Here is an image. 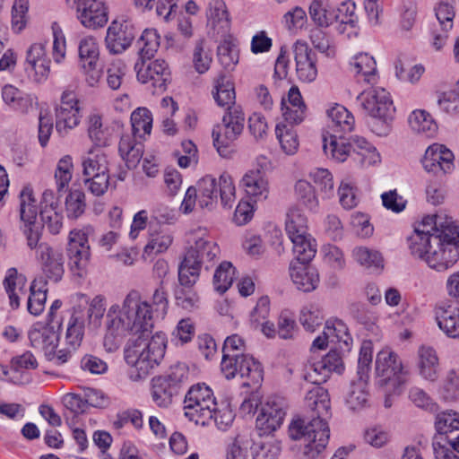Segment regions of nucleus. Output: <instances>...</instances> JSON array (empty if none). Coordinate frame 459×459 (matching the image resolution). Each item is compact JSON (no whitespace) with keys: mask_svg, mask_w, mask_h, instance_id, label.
Masks as SVG:
<instances>
[{"mask_svg":"<svg viewBox=\"0 0 459 459\" xmlns=\"http://www.w3.org/2000/svg\"><path fill=\"white\" fill-rule=\"evenodd\" d=\"M105 326L104 346L110 352L117 351L128 334H140L125 349L126 363L136 368L140 377L147 376L163 359L166 335L159 332L150 340L144 338L153 327V314L152 306L138 291L131 290L121 306L114 304L108 308Z\"/></svg>","mask_w":459,"mask_h":459,"instance_id":"nucleus-1","label":"nucleus"},{"mask_svg":"<svg viewBox=\"0 0 459 459\" xmlns=\"http://www.w3.org/2000/svg\"><path fill=\"white\" fill-rule=\"evenodd\" d=\"M407 241L411 255L438 272L459 259V225L445 212L424 217Z\"/></svg>","mask_w":459,"mask_h":459,"instance_id":"nucleus-2","label":"nucleus"},{"mask_svg":"<svg viewBox=\"0 0 459 459\" xmlns=\"http://www.w3.org/2000/svg\"><path fill=\"white\" fill-rule=\"evenodd\" d=\"M306 402L313 411L312 419L309 421L293 420L289 427V435L292 439L303 442L302 459H323L330 437L326 421L331 408L328 392L322 386H315L307 392Z\"/></svg>","mask_w":459,"mask_h":459,"instance_id":"nucleus-3","label":"nucleus"},{"mask_svg":"<svg viewBox=\"0 0 459 459\" xmlns=\"http://www.w3.org/2000/svg\"><path fill=\"white\" fill-rule=\"evenodd\" d=\"M38 206L33 190L30 186H24L20 193L21 229L26 237L30 248H38L37 256L41 262L42 269L48 279L57 282L64 274L63 254L48 243H39L42 226L37 221Z\"/></svg>","mask_w":459,"mask_h":459,"instance_id":"nucleus-4","label":"nucleus"},{"mask_svg":"<svg viewBox=\"0 0 459 459\" xmlns=\"http://www.w3.org/2000/svg\"><path fill=\"white\" fill-rule=\"evenodd\" d=\"M220 253L218 245L209 238H198L190 247L178 267V281L184 284L195 283L204 261L211 262Z\"/></svg>","mask_w":459,"mask_h":459,"instance_id":"nucleus-5","label":"nucleus"},{"mask_svg":"<svg viewBox=\"0 0 459 459\" xmlns=\"http://www.w3.org/2000/svg\"><path fill=\"white\" fill-rule=\"evenodd\" d=\"M362 109L373 118L382 122L380 128H372L378 135L388 131V122L394 117L395 108L390 93L384 88H369L364 90L357 97Z\"/></svg>","mask_w":459,"mask_h":459,"instance_id":"nucleus-6","label":"nucleus"},{"mask_svg":"<svg viewBox=\"0 0 459 459\" xmlns=\"http://www.w3.org/2000/svg\"><path fill=\"white\" fill-rule=\"evenodd\" d=\"M195 188L198 195V204L203 209H212L217 204L218 193L221 204L225 208H231L236 199L233 180L227 173L220 176L218 183L214 178L207 175L198 180Z\"/></svg>","mask_w":459,"mask_h":459,"instance_id":"nucleus-7","label":"nucleus"},{"mask_svg":"<svg viewBox=\"0 0 459 459\" xmlns=\"http://www.w3.org/2000/svg\"><path fill=\"white\" fill-rule=\"evenodd\" d=\"M83 182L88 190L96 196L102 195L109 185L108 160L100 148H91L82 157Z\"/></svg>","mask_w":459,"mask_h":459,"instance_id":"nucleus-8","label":"nucleus"},{"mask_svg":"<svg viewBox=\"0 0 459 459\" xmlns=\"http://www.w3.org/2000/svg\"><path fill=\"white\" fill-rule=\"evenodd\" d=\"M185 416L196 425H210L216 402L212 389L205 384L193 385L185 396Z\"/></svg>","mask_w":459,"mask_h":459,"instance_id":"nucleus-9","label":"nucleus"},{"mask_svg":"<svg viewBox=\"0 0 459 459\" xmlns=\"http://www.w3.org/2000/svg\"><path fill=\"white\" fill-rule=\"evenodd\" d=\"M376 385L386 394L395 392L404 383L403 368L398 355L390 350H382L376 358Z\"/></svg>","mask_w":459,"mask_h":459,"instance_id":"nucleus-10","label":"nucleus"},{"mask_svg":"<svg viewBox=\"0 0 459 459\" xmlns=\"http://www.w3.org/2000/svg\"><path fill=\"white\" fill-rule=\"evenodd\" d=\"M245 115L241 107L227 109L222 124L212 130L213 144L221 156L227 155L228 147L241 134L244 129Z\"/></svg>","mask_w":459,"mask_h":459,"instance_id":"nucleus-11","label":"nucleus"},{"mask_svg":"<svg viewBox=\"0 0 459 459\" xmlns=\"http://www.w3.org/2000/svg\"><path fill=\"white\" fill-rule=\"evenodd\" d=\"M186 378V370L182 367L172 368L167 376L153 378L152 395L154 403L163 408L170 405L173 397L179 394Z\"/></svg>","mask_w":459,"mask_h":459,"instance_id":"nucleus-12","label":"nucleus"},{"mask_svg":"<svg viewBox=\"0 0 459 459\" xmlns=\"http://www.w3.org/2000/svg\"><path fill=\"white\" fill-rule=\"evenodd\" d=\"M137 32L132 20L125 17L116 19L107 30L106 47L110 53L120 54L131 46Z\"/></svg>","mask_w":459,"mask_h":459,"instance_id":"nucleus-13","label":"nucleus"},{"mask_svg":"<svg viewBox=\"0 0 459 459\" xmlns=\"http://www.w3.org/2000/svg\"><path fill=\"white\" fill-rule=\"evenodd\" d=\"M137 79L142 83H151L156 91H164L170 82V72L168 64L161 59L145 63L142 61L134 65Z\"/></svg>","mask_w":459,"mask_h":459,"instance_id":"nucleus-14","label":"nucleus"},{"mask_svg":"<svg viewBox=\"0 0 459 459\" xmlns=\"http://www.w3.org/2000/svg\"><path fill=\"white\" fill-rule=\"evenodd\" d=\"M77 19L81 24L91 30L106 25L108 20V7L104 0H76Z\"/></svg>","mask_w":459,"mask_h":459,"instance_id":"nucleus-15","label":"nucleus"},{"mask_svg":"<svg viewBox=\"0 0 459 459\" xmlns=\"http://www.w3.org/2000/svg\"><path fill=\"white\" fill-rule=\"evenodd\" d=\"M99 46L93 37L82 39L79 44V57L81 66L85 73L87 83L95 86L101 76V71L98 67Z\"/></svg>","mask_w":459,"mask_h":459,"instance_id":"nucleus-16","label":"nucleus"},{"mask_svg":"<svg viewBox=\"0 0 459 459\" xmlns=\"http://www.w3.org/2000/svg\"><path fill=\"white\" fill-rule=\"evenodd\" d=\"M81 115L78 100L73 91H64L61 103L56 111V129L60 134L74 128L80 122Z\"/></svg>","mask_w":459,"mask_h":459,"instance_id":"nucleus-17","label":"nucleus"},{"mask_svg":"<svg viewBox=\"0 0 459 459\" xmlns=\"http://www.w3.org/2000/svg\"><path fill=\"white\" fill-rule=\"evenodd\" d=\"M285 403L279 397H269L256 417V427L264 432L276 430L285 417Z\"/></svg>","mask_w":459,"mask_h":459,"instance_id":"nucleus-18","label":"nucleus"},{"mask_svg":"<svg viewBox=\"0 0 459 459\" xmlns=\"http://www.w3.org/2000/svg\"><path fill=\"white\" fill-rule=\"evenodd\" d=\"M296 72L299 81L312 82L317 76L316 56L305 41L298 40L293 46Z\"/></svg>","mask_w":459,"mask_h":459,"instance_id":"nucleus-19","label":"nucleus"},{"mask_svg":"<svg viewBox=\"0 0 459 459\" xmlns=\"http://www.w3.org/2000/svg\"><path fill=\"white\" fill-rule=\"evenodd\" d=\"M422 166L428 172L446 174L454 168V154L442 144H432L425 152Z\"/></svg>","mask_w":459,"mask_h":459,"instance_id":"nucleus-20","label":"nucleus"},{"mask_svg":"<svg viewBox=\"0 0 459 459\" xmlns=\"http://www.w3.org/2000/svg\"><path fill=\"white\" fill-rule=\"evenodd\" d=\"M290 275L296 287L304 292L314 290L319 282V275L316 269L309 265V264L291 262L290 264Z\"/></svg>","mask_w":459,"mask_h":459,"instance_id":"nucleus-21","label":"nucleus"},{"mask_svg":"<svg viewBox=\"0 0 459 459\" xmlns=\"http://www.w3.org/2000/svg\"><path fill=\"white\" fill-rule=\"evenodd\" d=\"M435 317L440 330L450 338H459V307L443 303L435 307Z\"/></svg>","mask_w":459,"mask_h":459,"instance_id":"nucleus-22","label":"nucleus"},{"mask_svg":"<svg viewBox=\"0 0 459 459\" xmlns=\"http://www.w3.org/2000/svg\"><path fill=\"white\" fill-rule=\"evenodd\" d=\"M327 115L329 117L327 134L343 135L352 131L355 123L354 117L345 107L336 104L327 110Z\"/></svg>","mask_w":459,"mask_h":459,"instance_id":"nucleus-23","label":"nucleus"},{"mask_svg":"<svg viewBox=\"0 0 459 459\" xmlns=\"http://www.w3.org/2000/svg\"><path fill=\"white\" fill-rule=\"evenodd\" d=\"M418 369L426 380L436 382L439 377V359L437 351L430 346L422 345L418 351Z\"/></svg>","mask_w":459,"mask_h":459,"instance_id":"nucleus-24","label":"nucleus"},{"mask_svg":"<svg viewBox=\"0 0 459 459\" xmlns=\"http://www.w3.org/2000/svg\"><path fill=\"white\" fill-rule=\"evenodd\" d=\"M30 346L36 350L52 351L57 344L58 334L52 328L42 324H35L28 333Z\"/></svg>","mask_w":459,"mask_h":459,"instance_id":"nucleus-25","label":"nucleus"},{"mask_svg":"<svg viewBox=\"0 0 459 459\" xmlns=\"http://www.w3.org/2000/svg\"><path fill=\"white\" fill-rule=\"evenodd\" d=\"M358 82L375 84L377 82V63L375 58L368 53L357 54L351 63Z\"/></svg>","mask_w":459,"mask_h":459,"instance_id":"nucleus-26","label":"nucleus"},{"mask_svg":"<svg viewBox=\"0 0 459 459\" xmlns=\"http://www.w3.org/2000/svg\"><path fill=\"white\" fill-rule=\"evenodd\" d=\"M242 186L247 195L256 200H265L269 194L268 181L260 169L247 171L242 180Z\"/></svg>","mask_w":459,"mask_h":459,"instance_id":"nucleus-27","label":"nucleus"},{"mask_svg":"<svg viewBox=\"0 0 459 459\" xmlns=\"http://www.w3.org/2000/svg\"><path fill=\"white\" fill-rule=\"evenodd\" d=\"M26 281L25 276L18 273L15 268L7 270L4 286L9 296L10 306L13 309L19 307L20 299L27 295Z\"/></svg>","mask_w":459,"mask_h":459,"instance_id":"nucleus-28","label":"nucleus"},{"mask_svg":"<svg viewBox=\"0 0 459 459\" xmlns=\"http://www.w3.org/2000/svg\"><path fill=\"white\" fill-rule=\"evenodd\" d=\"M2 97L5 104L17 112L27 114L33 109L34 98L13 85L3 88Z\"/></svg>","mask_w":459,"mask_h":459,"instance_id":"nucleus-29","label":"nucleus"},{"mask_svg":"<svg viewBox=\"0 0 459 459\" xmlns=\"http://www.w3.org/2000/svg\"><path fill=\"white\" fill-rule=\"evenodd\" d=\"M12 382L17 385H25L30 382V375L22 373L23 369H36L39 366L35 356L30 351H25L22 355L11 359Z\"/></svg>","mask_w":459,"mask_h":459,"instance_id":"nucleus-30","label":"nucleus"},{"mask_svg":"<svg viewBox=\"0 0 459 459\" xmlns=\"http://www.w3.org/2000/svg\"><path fill=\"white\" fill-rule=\"evenodd\" d=\"M212 95L216 103L221 107L229 109L236 106L234 83L229 80L224 73H221L214 78Z\"/></svg>","mask_w":459,"mask_h":459,"instance_id":"nucleus-31","label":"nucleus"},{"mask_svg":"<svg viewBox=\"0 0 459 459\" xmlns=\"http://www.w3.org/2000/svg\"><path fill=\"white\" fill-rule=\"evenodd\" d=\"M323 149L325 155L337 162H343L350 155L351 145L343 135L330 134L323 136Z\"/></svg>","mask_w":459,"mask_h":459,"instance_id":"nucleus-32","label":"nucleus"},{"mask_svg":"<svg viewBox=\"0 0 459 459\" xmlns=\"http://www.w3.org/2000/svg\"><path fill=\"white\" fill-rule=\"evenodd\" d=\"M122 159L128 169H134L143 154V144L130 134H123L118 146Z\"/></svg>","mask_w":459,"mask_h":459,"instance_id":"nucleus-33","label":"nucleus"},{"mask_svg":"<svg viewBox=\"0 0 459 459\" xmlns=\"http://www.w3.org/2000/svg\"><path fill=\"white\" fill-rule=\"evenodd\" d=\"M324 334L330 342L335 344L342 351H349L352 342L347 325L342 320L326 321Z\"/></svg>","mask_w":459,"mask_h":459,"instance_id":"nucleus-34","label":"nucleus"},{"mask_svg":"<svg viewBox=\"0 0 459 459\" xmlns=\"http://www.w3.org/2000/svg\"><path fill=\"white\" fill-rule=\"evenodd\" d=\"M309 17L319 28H327L336 20L335 8L332 7L328 0H313L308 8Z\"/></svg>","mask_w":459,"mask_h":459,"instance_id":"nucleus-35","label":"nucleus"},{"mask_svg":"<svg viewBox=\"0 0 459 459\" xmlns=\"http://www.w3.org/2000/svg\"><path fill=\"white\" fill-rule=\"evenodd\" d=\"M242 366L238 369V376L244 380L243 386H258L263 381L264 370L261 363L252 355L242 358Z\"/></svg>","mask_w":459,"mask_h":459,"instance_id":"nucleus-36","label":"nucleus"},{"mask_svg":"<svg viewBox=\"0 0 459 459\" xmlns=\"http://www.w3.org/2000/svg\"><path fill=\"white\" fill-rule=\"evenodd\" d=\"M409 125L413 132L428 138L433 137L437 131V125L432 116L423 109L411 112L409 117Z\"/></svg>","mask_w":459,"mask_h":459,"instance_id":"nucleus-37","label":"nucleus"},{"mask_svg":"<svg viewBox=\"0 0 459 459\" xmlns=\"http://www.w3.org/2000/svg\"><path fill=\"white\" fill-rule=\"evenodd\" d=\"M290 238L293 244L295 256L292 262L309 264L316 253L315 240L310 235H299Z\"/></svg>","mask_w":459,"mask_h":459,"instance_id":"nucleus-38","label":"nucleus"},{"mask_svg":"<svg viewBox=\"0 0 459 459\" xmlns=\"http://www.w3.org/2000/svg\"><path fill=\"white\" fill-rule=\"evenodd\" d=\"M367 378H359L351 384L346 396V404L351 411H359L365 408L368 403V392L367 390Z\"/></svg>","mask_w":459,"mask_h":459,"instance_id":"nucleus-39","label":"nucleus"},{"mask_svg":"<svg viewBox=\"0 0 459 459\" xmlns=\"http://www.w3.org/2000/svg\"><path fill=\"white\" fill-rule=\"evenodd\" d=\"M173 236L170 232L160 230L150 233L149 240L143 249V256L152 255L165 252L172 244Z\"/></svg>","mask_w":459,"mask_h":459,"instance_id":"nucleus-40","label":"nucleus"},{"mask_svg":"<svg viewBox=\"0 0 459 459\" xmlns=\"http://www.w3.org/2000/svg\"><path fill=\"white\" fill-rule=\"evenodd\" d=\"M132 132L134 137L143 138L149 135L152 127V116L146 108H138L131 115Z\"/></svg>","mask_w":459,"mask_h":459,"instance_id":"nucleus-41","label":"nucleus"},{"mask_svg":"<svg viewBox=\"0 0 459 459\" xmlns=\"http://www.w3.org/2000/svg\"><path fill=\"white\" fill-rule=\"evenodd\" d=\"M180 287L175 290V300L178 307L186 310L193 311L199 307L200 298L196 291L192 288L195 283L184 284L179 281Z\"/></svg>","mask_w":459,"mask_h":459,"instance_id":"nucleus-42","label":"nucleus"},{"mask_svg":"<svg viewBox=\"0 0 459 459\" xmlns=\"http://www.w3.org/2000/svg\"><path fill=\"white\" fill-rule=\"evenodd\" d=\"M276 137L282 151L288 154H294L299 148L298 134L292 126L285 123H279L275 127Z\"/></svg>","mask_w":459,"mask_h":459,"instance_id":"nucleus-43","label":"nucleus"},{"mask_svg":"<svg viewBox=\"0 0 459 459\" xmlns=\"http://www.w3.org/2000/svg\"><path fill=\"white\" fill-rule=\"evenodd\" d=\"M295 195L299 203L311 212H317L319 201L314 186L307 180H299L295 184Z\"/></svg>","mask_w":459,"mask_h":459,"instance_id":"nucleus-44","label":"nucleus"},{"mask_svg":"<svg viewBox=\"0 0 459 459\" xmlns=\"http://www.w3.org/2000/svg\"><path fill=\"white\" fill-rule=\"evenodd\" d=\"M356 5L354 2L347 0L342 2L336 9L335 15L337 20L334 22L339 23L337 30L339 33H344L346 27L354 28L358 22V16L355 13Z\"/></svg>","mask_w":459,"mask_h":459,"instance_id":"nucleus-45","label":"nucleus"},{"mask_svg":"<svg viewBox=\"0 0 459 459\" xmlns=\"http://www.w3.org/2000/svg\"><path fill=\"white\" fill-rule=\"evenodd\" d=\"M285 229L289 238L307 234V219L300 209L291 208L287 213Z\"/></svg>","mask_w":459,"mask_h":459,"instance_id":"nucleus-46","label":"nucleus"},{"mask_svg":"<svg viewBox=\"0 0 459 459\" xmlns=\"http://www.w3.org/2000/svg\"><path fill=\"white\" fill-rule=\"evenodd\" d=\"M67 252L71 271L74 274L82 277L90 263V247H82V249L67 248Z\"/></svg>","mask_w":459,"mask_h":459,"instance_id":"nucleus-47","label":"nucleus"},{"mask_svg":"<svg viewBox=\"0 0 459 459\" xmlns=\"http://www.w3.org/2000/svg\"><path fill=\"white\" fill-rule=\"evenodd\" d=\"M352 256L358 264L366 268L381 269L384 267L383 256L377 250L366 247H357L352 251Z\"/></svg>","mask_w":459,"mask_h":459,"instance_id":"nucleus-48","label":"nucleus"},{"mask_svg":"<svg viewBox=\"0 0 459 459\" xmlns=\"http://www.w3.org/2000/svg\"><path fill=\"white\" fill-rule=\"evenodd\" d=\"M84 335V319L77 316H72L66 329L65 342L72 351H76L82 343Z\"/></svg>","mask_w":459,"mask_h":459,"instance_id":"nucleus-49","label":"nucleus"},{"mask_svg":"<svg viewBox=\"0 0 459 459\" xmlns=\"http://www.w3.org/2000/svg\"><path fill=\"white\" fill-rule=\"evenodd\" d=\"M235 268L230 262H222L213 275V286L216 291L224 293L232 284Z\"/></svg>","mask_w":459,"mask_h":459,"instance_id":"nucleus-50","label":"nucleus"},{"mask_svg":"<svg viewBox=\"0 0 459 459\" xmlns=\"http://www.w3.org/2000/svg\"><path fill=\"white\" fill-rule=\"evenodd\" d=\"M41 283V281L34 280L30 286V294L28 297V311L34 316L40 315L45 307L47 290L39 286Z\"/></svg>","mask_w":459,"mask_h":459,"instance_id":"nucleus-51","label":"nucleus"},{"mask_svg":"<svg viewBox=\"0 0 459 459\" xmlns=\"http://www.w3.org/2000/svg\"><path fill=\"white\" fill-rule=\"evenodd\" d=\"M168 284V279H162L159 281V285L154 290L152 297L154 309L152 308L153 318L160 317L164 318L169 309V299L166 285Z\"/></svg>","mask_w":459,"mask_h":459,"instance_id":"nucleus-52","label":"nucleus"},{"mask_svg":"<svg viewBox=\"0 0 459 459\" xmlns=\"http://www.w3.org/2000/svg\"><path fill=\"white\" fill-rule=\"evenodd\" d=\"M440 394L446 401L459 399V370L451 368L446 371L440 387Z\"/></svg>","mask_w":459,"mask_h":459,"instance_id":"nucleus-53","label":"nucleus"},{"mask_svg":"<svg viewBox=\"0 0 459 459\" xmlns=\"http://www.w3.org/2000/svg\"><path fill=\"white\" fill-rule=\"evenodd\" d=\"M160 37L155 30H145L137 41L139 54L143 59H151L160 46Z\"/></svg>","mask_w":459,"mask_h":459,"instance_id":"nucleus-54","label":"nucleus"},{"mask_svg":"<svg viewBox=\"0 0 459 459\" xmlns=\"http://www.w3.org/2000/svg\"><path fill=\"white\" fill-rule=\"evenodd\" d=\"M88 134L96 146L101 147L108 145V130L103 127L100 115L93 114L89 117Z\"/></svg>","mask_w":459,"mask_h":459,"instance_id":"nucleus-55","label":"nucleus"},{"mask_svg":"<svg viewBox=\"0 0 459 459\" xmlns=\"http://www.w3.org/2000/svg\"><path fill=\"white\" fill-rule=\"evenodd\" d=\"M85 195L81 190H74L65 198L66 216L70 220H76L85 212Z\"/></svg>","mask_w":459,"mask_h":459,"instance_id":"nucleus-56","label":"nucleus"},{"mask_svg":"<svg viewBox=\"0 0 459 459\" xmlns=\"http://www.w3.org/2000/svg\"><path fill=\"white\" fill-rule=\"evenodd\" d=\"M299 332L294 316L289 311H282L277 322V335L283 340L294 339Z\"/></svg>","mask_w":459,"mask_h":459,"instance_id":"nucleus-57","label":"nucleus"},{"mask_svg":"<svg viewBox=\"0 0 459 459\" xmlns=\"http://www.w3.org/2000/svg\"><path fill=\"white\" fill-rule=\"evenodd\" d=\"M317 367L323 369V377L320 379H328L332 372L341 373L343 369L342 358L340 351L331 350L321 360Z\"/></svg>","mask_w":459,"mask_h":459,"instance_id":"nucleus-58","label":"nucleus"},{"mask_svg":"<svg viewBox=\"0 0 459 459\" xmlns=\"http://www.w3.org/2000/svg\"><path fill=\"white\" fill-rule=\"evenodd\" d=\"M309 177L324 197L329 198L333 195V176L327 169H315L309 173Z\"/></svg>","mask_w":459,"mask_h":459,"instance_id":"nucleus-59","label":"nucleus"},{"mask_svg":"<svg viewBox=\"0 0 459 459\" xmlns=\"http://www.w3.org/2000/svg\"><path fill=\"white\" fill-rule=\"evenodd\" d=\"M73 175V161L68 155L63 157L57 163L55 172L56 188L58 192L64 191L69 185Z\"/></svg>","mask_w":459,"mask_h":459,"instance_id":"nucleus-60","label":"nucleus"},{"mask_svg":"<svg viewBox=\"0 0 459 459\" xmlns=\"http://www.w3.org/2000/svg\"><path fill=\"white\" fill-rule=\"evenodd\" d=\"M322 311L316 306L310 305L301 309L299 322L307 332H315L323 323Z\"/></svg>","mask_w":459,"mask_h":459,"instance_id":"nucleus-61","label":"nucleus"},{"mask_svg":"<svg viewBox=\"0 0 459 459\" xmlns=\"http://www.w3.org/2000/svg\"><path fill=\"white\" fill-rule=\"evenodd\" d=\"M212 60V54L210 49L205 46L204 40L200 39L196 41L193 52V63L196 72L204 74L208 71Z\"/></svg>","mask_w":459,"mask_h":459,"instance_id":"nucleus-62","label":"nucleus"},{"mask_svg":"<svg viewBox=\"0 0 459 459\" xmlns=\"http://www.w3.org/2000/svg\"><path fill=\"white\" fill-rule=\"evenodd\" d=\"M351 150L362 156V163L373 164L378 161L379 155L376 148L371 145L365 138L356 137L350 143Z\"/></svg>","mask_w":459,"mask_h":459,"instance_id":"nucleus-63","label":"nucleus"},{"mask_svg":"<svg viewBox=\"0 0 459 459\" xmlns=\"http://www.w3.org/2000/svg\"><path fill=\"white\" fill-rule=\"evenodd\" d=\"M435 426L440 434L459 430V414L454 411L439 412L436 416Z\"/></svg>","mask_w":459,"mask_h":459,"instance_id":"nucleus-64","label":"nucleus"}]
</instances>
